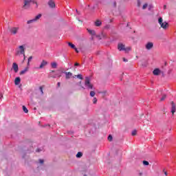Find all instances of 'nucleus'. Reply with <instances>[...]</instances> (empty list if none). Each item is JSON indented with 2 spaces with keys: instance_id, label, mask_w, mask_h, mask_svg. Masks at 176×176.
I'll use <instances>...</instances> for the list:
<instances>
[{
  "instance_id": "nucleus-32",
  "label": "nucleus",
  "mask_w": 176,
  "mask_h": 176,
  "mask_svg": "<svg viewBox=\"0 0 176 176\" xmlns=\"http://www.w3.org/2000/svg\"><path fill=\"white\" fill-rule=\"evenodd\" d=\"M131 135H137V131H135V130L133 131Z\"/></svg>"
},
{
  "instance_id": "nucleus-9",
  "label": "nucleus",
  "mask_w": 176,
  "mask_h": 176,
  "mask_svg": "<svg viewBox=\"0 0 176 176\" xmlns=\"http://www.w3.org/2000/svg\"><path fill=\"white\" fill-rule=\"evenodd\" d=\"M145 49L146 50H152V49H153V43L152 42H148L145 45Z\"/></svg>"
},
{
  "instance_id": "nucleus-52",
  "label": "nucleus",
  "mask_w": 176,
  "mask_h": 176,
  "mask_svg": "<svg viewBox=\"0 0 176 176\" xmlns=\"http://www.w3.org/2000/svg\"><path fill=\"white\" fill-rule=\"evenodd\" d=\"M52 78H56V76H53Z\"/></svg>"
},
{
  "instance_id": "nucleus-16",
  "label": "nucleus",
  "mask_w": 176,
  "mask_h": 176,
  "mask_svg": "<svg viewBox=\"0 0 176 176\" xmlns=\"http://www.w3.org/2000/svg\"><path fill=\"white\" fill-rule=\"evenodd\" d=\"M94 24H95L96 27H100L102 25V22H101L100 20H96V21H95Z\"/></svg>"
},
{
  "instance_id": "nucleus-29",
  "label": "nucleus",
  "mask_w": 176,
  "mask_h": 176,
  "mask_svg": "<svg viewBox=\"0 0 176 176\" xmlns=\"http://www.w3.org/2000/svg\"><path fill=\"white\" fill-rule=\"evenodd\" d=\"M112 8H116L117 6V3L116 1H113V3L111 4Z\"/></svg>"
},
{
  "instance_id": "nucleus-21",
  "label": "nucleus",
  "mask_w": 176,
  "mask_h": 176,
  "mask_svg": "<svg viewBox=\"0 0 176 176\" xmlns=\"http://www.w3.org/2000/svg\"><path fill=\"white\" fill-rule=\"evenodd\" d=\"M23 112H25V113H28V109H27V107L25 106H23Z\"/></svg>"
},
{
  "instance_id": "nucleus-1",
  "label": "nucleus",
  "mask_w": 176,
  "mask_h": 176,
  "mask_svg": "<svg viewBox=\"0 0 176 176\" xmlns=\"http://www.w3.org/2000/svg\"><path fill=\"white\" fill-rule=\"evenodd\" d=\"M31 2L32 3L36 5L35 8L36 9H38L39 4H38V1L36 0H23L22 6L23 10H28V9L31 8Z\"/></svg>"
},
{
  "instance_id": "nucleus-10",
  "label": "nucleus",
  "mask_w": 176,
  "mask_h": 176,
  "mask_svg": "<svg viewBox=\"0 0 176 176\" xmlns=\"http://www.w3.org/2000/svg\"><path fill=\"white\" fill-rule=\"evenodd\" d=\"M12 69L15 74H17L19 72V65L16 63H12Z\"/></svg>"
},
{
  "instance_id": "nucleus-45",
  "label": "nucleus",
  "mask_w": 176,
  "mask_h": 176,
  "mask_svg": "<svg viewBox=\"0 0 176 176\" xmlns=\"http://www.w3.org/2000/svg\"><path fill=\"white\" fill-rule=\"evenodd\" d=\"M164 174H165V175H168L167 171H164Z\"/></svg>"
},
{
  "instance_id": "nucleus-13",
  "label": "nucleus",
  "mask_w": 176,
  "mask_h": 176,
  "mask_svg": "<svg viewBox=\"0 0 176 176\" xmlns=\"http://www.w3.org/2000/svg\"><path fill=\"white\" fill-rule=\"evenodd\" d=\"M29 69H30V67H26L23 70L19 72V75H24V74H26V72H28Z\"/></svg>"
},
{
  "instance_id": "nucleus-51",
  "label": "nucleus",
  "mask_w": 176,
  "mask_h": 176,
  "mask_svg": "<svg viewBox=\"0 0 176 176\" xmlns=\"http://www.w3.org/2000/svg\"><path fill=\"white\" fill-rule=\"evenodd\" d=\"M37 152H39V149L37 150Z\"/></svg>"
},
{
  "instance_id": "nucleus-19",
  "label": "nucleus",
  "mask_w": 176,
  "mask_h": 176,
  "mask_svg": "<svg viewBox=\"0 0 176 176\" xmlns=\"http://www.w3.org/2000/svg\"><path fill=\"white\" fill-rule=\"evenodd\" d=\"M68 45L72 47V49H76V47L75 46V45L72 44V43H68Z\"/></svg>"
},
{
  "instance_id": "nucleus-14",
  "label": "nucleus",
  "mask_w": 176,
  "mask_h": 176,
  "mask_svg": "<svg viewBox=\"0 0 176 176\" xmlns=\"http://www.w3.org/2000/svg\"><path fill=\"white\" fill-rule=\"evenodd\" d=\"M161 71L159 69H155L153 72V75L155 76H157L158 75H160Z\"/></svg>"
},
{
  "instance_id": "nucleus-26",
  "label": "nucleus",
  "mask_w": 176,
  "mask_h": 176,
  "mask_svg": "<svg viewBox=\"0 0 176 176\" xmlns=\"http://www.w3.org/2000/svg\"><path fill=\"white\" fill-rule=\"evenodd\" d=\"M90 96L91 97H94V96H96V92H94V91H91L90 92Z\"/></svg>"
},
{
  "instance_id": "nucleus-37",
  "label": "nucleus",
  "mask_w": 176,
  "mask_h": 176,
  "mask_svg": "<svg viewBox=\"0 0 176 176\" xmlns=\"http://www.w3.org/2000/svg\"><path fill=\"white\" fill-rule=\"evenodd\" d=\"M61 74H63L62 72H59L58 74H56L57 76H58V78H61Z\"/></svg>"
},
{
  "instance_id": "nucleus-20",
  "label": "nucleus",
  "mask_w": 176,
  "mask_h": 176,
  "mask_svg": "<svg viewBox=\"0 0 176 176\" xmlns=\"http://www.w3.org/2000/svg\"><path fill=\"white\" fill-rule=\"evenodd\" d=\"M52 68H57V63L54 62L51 63Z\"/></svg>"
},
{
  "instance_id": "nucleus-3",
  "label": "nucleus",
  "mask_w": 176,
  "mask_h": 176,
  "mask_svg": "<svg viewBox=\"0 0 176 176\" xmlns=\"http://www.w3.org/2000/svg\"><path fill=\"white\" fill-rule=\"evenodd\" d=\"M158 23L161 25V28H163V30H167V28L168 27V23L163 22V18H159Z\"/></svg>"
},
{
  "instance_id": "nucleus-18",
  "label": "nucleus",
  "mask_w": 176,
  "mask_h": 176,
  "mask_svg": "<svg viewBox=\"0 0 176 176\" xmlns=\"http://www.w3.org/2000/svg\"><path fill=\"white\" fill-rule=\"evenodd\" d=\"M73 78H78V79L83 80V76H82V74L76 75L75 76H73Z\"/></svg>"
},
{
  "instance_id": "nucleus-17",
  "label": "nucleus",
  "mask_w": 176,
  "mask_h": 176,
  "mask_svg": "<svg viewBox=\"0 0 176 176\" xmlns=\"http://www.w3.org/2000/svg\"><path fill=\"white\" fill-rule=\"evenodd\" d=\"M65 75H66V79H70L71 76H72V73L71 72H65Z\"/></svg>"
},
{
  "instance_id": "nucleus-36",
  "label": "nucleus",
  "mask_w": 176,
  "mask_h": 176,
  "mask_svg": "<svg viewBox=\"0 0 176 176\" xmlns=\"http://www.w3.org/2000/svg\"><path fill=\"white\" fill-rule=\"evenodd\" d=\"M32 60V56H30L28 59V61L31 62Z\"/></svg>"
},
{
  "instance_id": "nucleus-6",
  "label": "nucleus",
  "mask_w": 176,
  "mask_h": 176,
  "mask_svg": "<svg viewBox=\"0 0 176 176\" xmlns=\"http://www.w3.org/2000/svg\"><path fill=\"white\" fill-rule=\"evenodd\" d=\"M20 28L19 27H13L10 28V32L11 35H16L19 33Z\"/></svg>"
},
{
  "instance_id": "nucleus-39",
  "label": "nucleus",
  "mask_w": 176,
  "mask_h": 176,
  "mask_svg": "<svg viewBox=\"0 0 176 176\" xmlns=\"http://www.w3.org/2000/svg\"><path fill=\"white\" fill-rule=\"evenodd\" d=\"M43 160H39V163H41V164H43Z\"/></svg>"
},
{
  "instance_id": "nucleus-44",
  "label": "nucleus",
  "mask_w": 176,
  "mask_h": 176,
  "mask_svg": "<svg viewBox=\"0 0 176 176\" xmlns=\"http://www.w3.org/2000/svg\"><path fill=\"white\" fill-rule=\"evenodd\" d=\"M74 50H76V53H79V51H78V49L76 47V49H74Z\"/></svg>"
},
{
  "instance_id": "nucleus-12",
  "label": "nucleus",
  "mask_w": 176,
  "mask_h": 176,
  "mask_svg": "<svg viewBox=\"0 0 176 176\" xmlns=\"http://www.w3.org/2000/svg\"><path fill=\"white\" fill-rule=\"evenodd\" d=\"M46 65H47V61L43 60L38 68L42 69V68H43V67H46Z\"/></svg>"
},
{
  "instance_id": "nucleus-27",
  "label": "nucleus",
  "mask_w": 176,
  "mask_h": 176,
  "mask_svg": "<svg viewBox=\"0 0 176 176\" xmlns=\"http://www.w3.org/2000/svg\"><path fill=\"white\" fill-rule=\"evenodd\" d=\"M137 6L138 8H141V0H138Z\"/></svg>"
},
{
  "instance_id": "nucleus-49",
  "label": "nucleus",
  "mask_w": 176,
  "mask_h": 176,
  "mask_svg": "<svg viewBox=\"0 0 176 176\" xmlns=\"http://www.w3.org/2000/svg\"><path fill=\"white\" fill-rule=\"evenodd\" d=\"M50 72H54V71L52 70Z\"/></svg>"
},
{
  "instance_id": "nucleus-34",
  "label": "nucleus",
  "mask_w": 176,
  "mask_h": 176,
  "mask_svg": "<svg viewBox=\"0 0 176 176\" xmlns=\"http://www.w3.org/2000/svg\"><path fill=\"white\" fill-rule=\"evenodd\" d=\"M39 89H40V91H41V94H43V87H40Z\"/></svg>"
},
{
  "instance_id": "nucleus-46",
  "label": "nucleus",
  "mask_w": 176,
  "mask_h": 176,
  "mask_svg": "<svg viewBox=\"0 0 176 176\" xmlns=\"http://www.w3.org/2000/svg\"><path fill=\"white\" fill-rule=\"evenodd\" d=\"M139 175H140V176H142V173H139Z\"/></svg>"
},
{
  "instance_id": "nucleus-40",
  "label": "nucleus",
  "mask_w": 176,
  "mask_h": 176,
  "mask_svg": "<svg viewBox=\"0 0 176 176\" xmlns=\"http://www.w3.org/2000/svg\"><path fill=\"white\" fill-rule=\"evenodd\" d=\"M97 38H98V39H99V40H101V39H102V36H97Z\"/></svg>"
},
{
  "instance_id": "nucleus-15",
  "label": "nucleus",
  "mask_w": 176,
  "mask_h": 176,
  "mask_svg": "<svg viewBox=\"0 0 176 176\" xmlns=\"http://www.w3.org/2000/svg\"><path fill=\"white\" fill-rule=\"evenodd\" d=\"M20 82H21V78H20V77H16L14 80V85L17 86L20 85Z\"/></svg>"
},
{
  "instance_id": "nucleus-5",
  "label": "nucleus",
  "mask_w": 176,
  "mask_h": 176,
  "mask_svg": "<svg viewBox=\"0 0 176 176\" xmlns=\"http://www.w3.org/2000/svg\"><path fill=\"white\" fill-rule=\"evenodd\" d=\"M42 17L41 14H38L37 16H36L33 19L29 20L27 21V24H32L34 23H36V21H38L39 19Z\"/></svg>"
},
{
  "instance_id": "nucleus-25",
  "label": "nucleus",
  "mask_w": 176,
  "mask_h": 176,
  "mask_svg": "<svg viewBox=\"0 0 176 176\" xmlns=\"http://www.w3.org/2000/svg\"><path fill=\"white\" fill-rule=\"evenodd\" d=\"M146 8H148V3H146L143 5V6H142L143 10H145V9H146Z\"/></svg>"
},
{
  "instance_id": "nucleus-24",
  "label": "nucleus",
  "mask_w": 176,
  "mask_h": 176,
  "mask_svg": "<svg viewBox=\"0 0 176 176\" xmlns=\"http://www.w3.org/2000/svg\"><path fill=\"white\" fill-rule=\"evenodd\" d=\"M166 98H167V96L166 94H164L161 98L160 101H164V99Z\"/></svg>"
},
{
  "instance_id": "nucleus-35",
  "label": "nucleus",
  "mask_w": 176,
  "mask_h": 176,
  "mask_svg": "<svg viewBox=\"0 0 176 176\" xmlns=\"http://www.w3.org/2000/svg\"><path fill=\"white\" fill-rule=\"evenodd\" d=\"M2 98H3V94L0 92V100H2Z\"/></svg>"
},
{
  "instance_id": "nucleus-55",
  "label": "nucleus",
  "mask_w": 176,
  "mask_h": 176,
  "mask_svg": "<svg viewBox=\"0 0 176 176\" xmlns=\"http://www.w3.org/2000/svg\"><path fill=\"white\" fill-rule=\"evenodd\" d=\"M149 8H151V6H149Z\"/></svg>"
},
{
  "instance_id": "nucleus-8",
  "label": "nucleus",
  "mask_w": 176,
  "mask_h": 176,
  "mask_svg": "<svg viewBox=\"0 0 176 176\" xmlns=\"http://www.w3.org/2000/svg\"><path fill=\"white\" fill-rule=\"evenodd\" d=\"M170 104H171L170 112L173 116H174V113H175V111H176V105H175V103H174V101L170 102Z\"/></svg>"
},
{
  "instance_id": "nucleus-42",
  "label": "nucleus",
  "mask_w": 176,
  "mask_h": 176,
  "mask_svg": "<svg viewBox=\"0 0 176 176\" xmlns=\"http://www.w3.org/2000/svg\"><path fill=\"white\" fill-rule=\"evenodd\" d=\"M123 61H124V63H127V59H126V58H123Z\"/></svg>"
},
{
  "instance_id": "nucleus-30",
  "label": "nucleus",
  "mask_w": 176,
  "mask_h": 176,
  "mask_svg": "<svg viewBox=\"0 0 176 176\" xmlns=\"http://www.w3.org/2000/svg\"><path fill=\"white\" fill-rule=\"evenodd\" d=\"M143 164L144 166H149V162L148 161H143Z\"/></svg>"
},
{
  "instance_id": "nucleus-28",
  "label": "nucleus",
  "mask_w": 176,
  "mask_h": 176,
  "mask_svg": "<svg viewBox=\"0 0 176 176\" xmlns=\"http://www.w3.org/2000/svg\"><path fill=\"white\" fill-rule=\"evenodd\" d=\"M107 140H108V141H109L111 142V141H112V140H113L112 135H109Z\"/></svg>"
},
{
  "instance_id": "nucleus-41",
  "label": "nucleus",
  "mask_w": 176,
  "mask_h": 176,
  "mask_svg": "<svg viewBox=\"0 0 176 176\" xmlns=\"http://www.w3.org/2000/svg\"><path fill=\"white\" fill-rule=\"evenodd\" d=\"M25 60V56H23V60H22V64H24V60Z\"/></svg>"
},
{
  "instance_id": "nucleus-31",
  "label": "nucleus",
  "mask_w": 176,
  "mask_h": 176,
  "mask_svg": "<svg viewBox=\"0 0 176 176\" xmlns=\"http://www.w3.org/2000/svg\"><path fill=\"white\" fill-rule=\"evenodd\" d=\"M107 38V34L102 33V39H105Z\"/></svg>"
},
{
  "instance_id": "nucleus-7",
  "label": "nucleus",
  "mask_w": 176,
  "mask_h": 176,
  "mask_svg": "<svg viewBox=\"0 0 176 176\" xmlns=\"http://www.w3.org/2000/svg\"><path fill=\"white\" fill-rule=\"evenodd\" d=\"M85 85L88 89H93V85L90 82V78L89 77L85 78Z\"/></svg>"
},
{
  "instance_id": "nucleus-53",
  "label": "nucleus",
  "mask_w": 176,
  "mask_h": 176,
  "mask_svg": "<svg viewBox=\"0 0 176 176\" xmlns=\"http://www.w3.org/2000/svg\"><path fill=\"white\" fill-rule=\"evenodd\" d=\"M82 83V81L80 82V84Z\"/></svg>"
},
{
  "instance_id": "nucleus-54",
  "label": "nucleus",
  "mask_w": 176,
  "mask_h": 176,
  "mask_svg": "<svg viewBox=\"0 0 176 176\" xmlns=\"http://www.w3.org/2000/svg\"><path fill=\"white\" fill-rule=\"evenodd\" d=\"M84 176H87V175H85Z\"/></svg>"
},
{
  "instance_id": "nucleus-38",
  "label": "nucleus",
  "mask_w": 176,
  "mask_h": 176,
  "mask_svg": "<svg viewBox=\"0 0 176 176\" xmlns=\"http://www.w3.org/2000/svg\"><path fill=\"white\" fill-rule=\"evenodd\" d=\"M79 63H74V67H79Z\"/></svg>"
},
{
  "instance_id": "nucleus-11",
  "label": "nucleus",
  "mask_w": 176,
  "mask_h": 176,
  "mask_svg": "<svg viewBox=\"0 0 176 176\" xmlns=\"http://www.w3.org/2000/svg\"><path fill=\"white\" fill-rule=\"evenodd\" d=\"M48 6H50V8H51V9H54V8H56V3H54V1L50 0L48 1Z\"/></svg>"
},
{
  "instance_id": "nucleus-50",
  "label": "nucleus",
  "mask_w": 176,
  "mask_h": 176,
  "mask_svg": "<svg viewBox=\"0 0 176 176\" xmlns=\"http://www.w3.org/2000/svg\"><path fill=\"white\" fill-rule=\"evenodd\" d=\"M82 89H85V87H82Z\"/></svg>"
},
{
  "instance_id": "nucleus-2",
  "label": "nucleus",
  "mask_w": 176,
  "mask_h": 176,
  "mask_svg": "<svg viewBox=\"0 0 176 176\" xmlns=\"http://www.w3.org/2000/svg\"><path fill=\"white\" fill-rule=\"evenodd\" d=\"M25 54V48L24 47V45H19L18 47L15 50V56L17 57H20V56H24Z\"/></svg>"
},
{
  "instance_id": "nucleus-22",
  "label": "nucleus",
  "mask_w": 176,
  "mask_h": 176,
  "mask_svg": "<svg viewBox=\"0 0 176 176\" xmlns=\"http://www.w3.org/2000/svg\"><path fill=\"white\" fill-rule=\"evenodd\" d=\"M88 32H89L91 35H96V31H94V30H88Z\"/></svg>"
},
{
  "instance_id": "nucleus-4",
  "label": "nucleus",
  "mask_w": 176,
  "mask_h": 176,
  "mask_svg": "<svg viewBox=\"0 0 176 176\" xmlns=\"http://www.w3.org/2000/svg\"><path fill=\"white\" fill-rule=\"evenodd\" d=\"M118 50H120V52H130V50H131V48L130 47H126L122 43L118 44Z\"/></svg>"
},
{
  "instance_id": "nucleus-48",
  "label": "nucleus",
  "mask_w": 176,
  "mask_h": 176,
  "mask_svg": "<svg viewBox=\"0 0 176 176\" xmlns=\"http://www.w3.org/2000/svg\"><path fill=\"white\" fill-rule=\"evenodd\" d=\"M30 61L28 60V65H30Z\"/></svg>"
},
{
  "instance_id": "nucleus-43",
  "label": "nucleus",
  "mask_w": 176,
  "mask_h": 176,
  "mask_svg": "<svg viewBox=\"0 0 176 176\" xmlns=\"http://www.w3.org/2000/svg\"><path fill=\"white\" fill-rule=\"evenodd\" d=\"M57 85H58V87H60V86H61V83L60 82H58Z\"/></svg>"
},
{
  "instance_id": "nucleus-47",
  "label": "nucleus",
  "mask_w": 176,
  "mask_h": 176,
  "mask_svg": "<svg viewBox=\"0 0 176 176\" xmlns=\"http://www.w3.org/2000/svg\"><path fill=\"white\" fill-rule=\"evenodd\" d=\"M166 8H167L166 6H164V9H166Z\"/></svg>"
},
{
  "instance_id": "nucleus-23",
  "label": "nucleus",
  "mask_w": 176,
  "mask_h": 176,
  "mask_svg": "<svg viewBox=\"0 0 176 176\" xmlns=\"http://www.w3.org/2000/svg\"><path fill=\"white\" fill-rule=\"evenodd\" d=\"M76 156V157H82V156H83V153H82V152H78Z\"/></svg>"
},
{
  "instance_id": "nucleus-33",
  "label": "nucleus",
  "mask_w": 176,
  "mask_h": 176,
  "mask_svg": "<svg viewBox=\"0 0 176 176\" xmlns=\"http://www.w3.org/2000/svg\"><path fill=\"white\" fill-rule=\"evenodd\" d=\"M93 103H94V104H97V98H94V99H93Z\"/></svg>"
}]
</instances>
